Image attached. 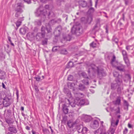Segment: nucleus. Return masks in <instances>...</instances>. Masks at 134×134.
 Returning a JSON list of instances; mask_svg holds the SVG:
<instances>
[{"instance_id": "obj_1", "label": "nucleus", "mask_w": 134, "mask_h": 134, "mask_svg": "<svg viewBox=\"0 0 134 134\" xmlns=\"http://www.w3.org/2000/svg\"><path fill=\"white\" fill-rule=\"evenodd\" d=\"M88 72L89 74L91 73L93 76H95L96 74H97L98 77L100 79H101L103 77L106 75V74L103 69L99 68L93 64H90Z\"/></svg>"}, {"instance_id": "obj_2", "label": "nucleus", "mask_w": 134, "mask_h": 134, "mask_svg": "<svg viewBox=\"0 0 134 134\" xmlns=\"http://www.w3.org/2000/svg\"><path fill=\"white\" fill-rule=\"evenodd\" d=\"M46 29L47 33L46 35L48 38H50L51 36L52 29L49 23L46 25V27H45L43 26H41V32H38L36 35V38L37 41H39L43 38L44 37L45 35L46 34L45 30Z\"/></svg>"}, {"instance_id": "obj_3", "label": "nucleus", "mask_w": 134, "mask_h": 134, "mask_svg": "<svg viewBox=\"0 0 134 134\" xmlns=\"http://www.w3.org/2000/svg\"><path fill=\"white\" fill-rule=\"evenodd\" d=\"M71 32L72 34L79 36L82 32V29L81 26L76 25L72 28Z\"/></svg>"}, {"instance_id": "obj_4", "label": "nucleus", "mask_w": 134, "mask_h": 134, "mask_svg": "<svg viewBox=\"0 0 134 134\" xmlns=\"http://www.w3.org/2000/svg\"><path fill=\"white\" fill-rule=\"evenodd\" d=\"M115 82H114L111 83V89L112 90H115L122 82V79L118 77L115 79Z\"/></svg>"}, {"instance_id": "obj_5", "label": "nucleus", "mask_w": 134, "mask_h": 134, "mask_svg": "<svg viewBox=\"0 0 134 134\" xmlns=\"http://www.w3.org/2000/svg\"><path fill=\"white\" fill-rule=\"evenodd\" d=\"M35 13L36 16L44 18L46 14V11L45 10L42 9L41 7H39L36 10Z\"/></svg>"}, {"instance_id": "obj_6", "label": "nucleus", "mask_w": 134, "mask_h": 134, "mask_svg": "<svg viewBox=\"0 0 134 134\" xmlns=\"http://www.w3.org/2000/svg\"><path fill=\"white\" fill-rule=\"evenodd\" d=\"M24 5L21 2L18 3L15 8V11L23 12V9L24 8Z\"/></svg>"}, {"instance_id": "obj_7", "label": "nucleus", "mask_w": 134, "mask_h": 134, "mask_svg": "<svg viewBox=\"0 0 134 134\" xmlns=\"http://www.w3.org/2000/svg\"><path fill=\"white\" fill-rule=\"evenodd\" d=\"M3 104L4 107H7L11 104L10 99L8 97L3 98Z\"/></svg>"}, {"instance_id": "obj_8", "label": "nucleus", "mask_w": 134, "mask_h": 134, "mask_svg": "<svg viewBox=\"0 0 134 134\" xmlns=\"http://www.w3.org/2000/svg\"><path fill=\"white\" fill-rule=\"evenodd\" d=\"M89 102L87 99H82L80 100L79 103V105L81 106H83L88 104Z\"/></svg>"}, {"instance_id": "obj_9", "label": "nucleus", "mask_w": 134, "mask_h": 134, "mask_svg": "<svg viewBox=\"0 0 134 134\" xmlns=\"http://www.w3.org/2000/svg\"><path fill=\"white\" fill-rule=\"evenodd\" d=\"M99 125L98 121L95 120L93 121V123L91 124V126L92 128L94 129H96L98 127Z\"/></svg>"}, {"instance_id": "obj_10", "label": "nucleus", "mask_w": 134, "mask_h": 134, "mask_svg": "<svg viewBox=\"0 0 134 134\" xmlns=\"http://www.w3.org/2000/svg\"><path fill=\"white\" fill-rule=\"evenodd\" d=\"M8 130L10 131V132L14 133H16L18 131L17 129L13 126L9 127H8Z\"/></svg>"}, {"instance_id": "obj_11", "label": "nucleus", "mask_w": 134, "mask_h": 134, "mask_svg": "<svg viewBox=\"0 0 134 134\" xmlns=\"http://www.w3.org/2000/svg\"><path fill=\"white\" fill-rule=\"evenodd\" d=\"M76 123V121L73 123L70 120H69L67 124L69 128H73L74 127H75Z\"/></svg>"}, {"instance_id": "obj_12", "label": "nucleus", "mask_w": 134, "mask_h": 134, "mask_svg": "<svg viewBox=\"0 0 134 134\" xmlns=\"http://www.w3.org/2000/svg\"><path fill=\"white\" fill-rule=\"evenodd\" d=\"M83 127V126L82 125L76 123L75 128H76L79 133H82V129Z\"/></svg>"}, {"instance_id": "obj_13", "label": "nucleus", "mask_w": 134, "mask_h": 134, "mask_svg": "<svg viewBox=\"0 0 134 134\" xmlns=\"http://www.w3.org/2000/svg\"><path fill=\"white\" fill-rule=\"evenodd\" d=\"M116 69L118 70L121 72H125V66L122 64H120L119 65L116 66Z\"/></svg>"}, {"instance_id": "obj_14", "label": "nucleus", "mask_w": 134, "mask_h": 134, "mask_svg": "<svg viewBox=\"0 0 134 134\" xmlns=\"http://www.w3.org/2000/svg\"><path fill=\"white\" fill-rule=\"evenodd\" d=\"M100 29V25L98 23H97L92 29L93 31L95 32L98 31Z\"/></svg>"}, {"instance_id": "obj_15", "label": "nucleus", "mask_w": 134, "mask_h": 134, "mask_svg": "<svg viewBox=\"0 0 134 134\" xmlns=\"http://www.w3.org/2000/svg\"><path fill=\"white\" fill-rule=\"evenodd\" d=\"M64 92L66 94L70 99L72 98V95L71 92L69 91V90L67 88H64Z\"/></svg>"}, {"instance_id": "obj_16", "label": "nucleus", "mask_w": 134, "mask_h": 134, "mask_svg": "<svg viewBox=\"0 0 134 134\" xmlns=\"http://www.w3.org/2000/svg\"><path fill=\"white\" fill-rule=\"evenodd\" d=\"M65 101L67 103L70 105L72 107H75L76 105H78V104H77L75 102H71L68 99L66 98L65 99Z\"/></svg>"}, {"instance_id": "obj_17", "label": "nucleus", "mask_w": 134, "mask_h": 134, "mask_svg": "<svg viewBox=\"0 0 134 134\" xmlns=\"http://www.w3.org/2000/svg\"><path fill=\"white\" fill-rule=\"evenodd\" d=\"M6 75L5 72L4 71L0 70V79H4L6 77Z\"/></svg>"}, {"instance_id": "obj_18", "label": "nucleus", "mask_w": 134, "mask_h": 134, "mask_svg": "<svg viewBox=\"0 0 134 134\" xmlns=\"http://www.w3.org/2000/svg\"><path fill=\"white\" fill-rule=\"evenodd\" d=\"M63 39L65 41H70L71 38V36L69 35H66L64 34L63 35Z\"/></svg>"}, {"instance_id": "obj_19", "label": "nucleus", "mask_w": 134, "mask_h": 134, "mask_svg": "<svg viewBox=\"0 0 134 134\" xmlns=\"http://www.w3.org/2000/svg\"><path fill=\"white\" fill-rule=\"evenodd\" d=\"M79 3L80 6L83 7H85L87 5V3L85 1H79Z\"/></svg>"}, {"instance_id": "obj_20", "label": "nucleus", "mask_w": 134, "mask_h": 134, "mask_svg": "<svg viewBox=\"0 0 134 134\" xmlns=\"http://www.w3.org/2000/svg\"><path fill=\"white\" fill-rule=\"evenodd\" d=\"M95 134H106L105 132L103 131V130L99 128L96 130L95 132Z\"/></svg>"}, {"instance_id": "obj_21", "label": "nucleus", "mask_w": 134, "mask_h": 134, "mask_svg": "<svg viewBox=\"0 0 134 134\" xmlns=\"http://www.w3.org/2000/svg\"><path fill=\"white\" fill-rule=\"evenodd\" d=\"M24 17L20 18L16 22V24L17 27H19L21 25L22 21L23 20Z\"/></svg>"}, {"instance_id": "obj_22", "label": "nucleus", "mask_w": 134, "mask_h": 134, "mask_svg": "<svg viewBox=\"0 0 134 134\" xmlns=\"http://www.w3.org/2000/svg\"><path fill=\"white\" fill-rule=\"evenodd\" d=\"M63 112L65 114H67L68 113L69 109L65 104H64L63 106Z\"/></svg>"}, {"instance_id": "obj_23", "label": "nucleus", "mask_w": 134, "mask_h": 134, "mask_svg": "<svg viewBox=\"0 0 134 134\" xmlns=\"http://www.w3.org/2000/svg\"><path fill=\"white\" fill-rule=\"evenodd\" d=\"M114 76L115 77H116V78L115 79H116L118 78H119L120 79H121V76L119 75V73L116 71H114L113 73Z\"/></svg>"}, {"instance_id": "obj_24", "label": "nucleus", "mask_w": 134, "mask_h": 134, "mask_svg": "<svg viewBox=\"0 0 134 134\" xmlns=\"http://www.w3.org/2000/svg\"><path fill=\"white\" fill-rule=\"evenodd\" d=\"M27 31V28H21L20 29V33L24 35L26 32Z\"/></svg>"}, {"instance_id": "obj_25", "label": "nucleus", "mask_w": 134, "mask_h": 134, "mask_svg": "<svg viewBox=\"0 0 134 134\" xmlns=\"http://www.w3.org/2000/svg\"><path fill=\"white\" fill-rule=\"evenodd\" d=\"M42 21L41 20H37L34 22V24L35 25L41 26V24Z\"/></svg>"}, {"instance_id": "obj_26", "label": "nucleus", "mask_w": 134, "mask_h": 134, "mask_svg": "<svg viewBox=\"0 0 134 134\" xmlns=\"http://www.w3.org/2000/svg\"><path fill=\"white\" fill-rule=\"evenodd\" d=\"M48 16L49 18H50L54 17L55 15L53 12L52 11H50L49 12Z\"/></svg>"}, {"instance_id": "obj_27", "label": "nucleus", "mask_w": 134, "mask_h": 134, "mask_svg": "<svg viewBox=\"0 0 134 134\" xmlns=\"http://www.w3.org/2000/svg\"><path fill=\"white\" fill-rule=\"evenodd\" d=\"M74 63L73 62L71 61H70L67 64L66 66V68H69L72 67L73 66Z\"/></svg>"}, {"instance_id": "obj_28", "label": "nucleus", "mask_w": 134, "mask_h": 134, "mask_svg": "<svg viewBox=\"0 0 134 134\" xmlns=\"http://www.w3.org/2000/svg\"><path fill=\"white\" fill-rule=\"evenodd\" d=\"M60 53L61 54L66 55L68 54V52L67 50L65 49H62L60 51Z\"/></svg>"}, {"instance_id": "obj_29", "label": "nucleus", "mask_w": 134, "mask_h": 134, "mask_svg": "<svg viewBox=\"0 0 134 134\" xmlns=\"http://www.w3.org/2000/svg\"><path fill=\"white\" fill-rule=\"evenodd\" d=\"M124 59L125 62V63L126 64L127 66L128 67H129L130 66V63L129 60L128 58Z\"/></svg>"}, {"instance_id": "obj_30", "label": "nucleus", "mask_w": 134, "mask_h": 134, "mask_svg": "<svg viewBox=\"0 0 134 134\" xmlns=\"http://www.w3.org/2000/svg\"><path fill=\"white\" fill-rule=\"evenodd\" d=\"M48 39L45 38L44 39L42 40V44L43 45H47V44Z\"/></svg>"}, {"instance_id": "obj_31", "label": "nucleus", "mask_w": 134, "mask_h": 134, "mask_svg": "<svg viewBox=\"0 0 134 134\" xmlns=\"http://www.w3.org/2000/svg\"><path fill=\"white\" fill-rule=\"evenodd\" d=\"M60 32L59 31L55 29L54 32V34L55 36L59 37L60 35Z\"/></svg>"}, {"instance_id": "obj_32", "label": "nucleus", "mask_w": 134, "mask_h": 134, "mask_svg": "<svg viewBox=\"0 0 134 134\" xmlns=\"http://www.w3.org/2000/svg\"><path fill=\"white\" fill-rule=\"evenodd\" d=\"M115 59L116 57L114 55H113V58L112 59L111 62V63L114 66H116L114 64V63L115 61Z\"/></svg>"}, {"instance_id": "obj_33", "label": "nucleus", "mask_w": 134, "mask_h": 134, "mask_svg": "<svg viewBox=\"0 0 134 134\" xmlns=\"http://www.w3.org/2000/svg\"><path fill=\"white\" fill-rule=\"evenodd\" d=\"M122 52L124 59L128 58L127 52L123 50L122 51Z\"/></svg>"}, {"instance_id": "obj_34", "label": "nucleus", "mask_w": 134, "mask_h": 134, "mask_svg": "<svg viewBox=\"0 0 134 134\" xmlns=\"http://www.w3.org/2000/svg\"><path fill=\"white\" fill-rule=\"evenodd\" d=\"M92 20V17H88L86 20V23L88 24H90Z\"/></svg>"}, {"instance_id": "obj_35", "label": "nucleus", "mask_w": 134, "mask_h": 134, "mask_svg": "<svg viewBox=\"0 0 134 134\" xmlns=\"http://www.w3.org/2000/svg\"><path fill=\"white\" fill-rule=\"evenodd\" d=\"M79 89L82 90H83L85 88V85L81 84H80L79 85Z\"/></svg>"}, {"instance_id": "obj_36", "label": "nucleus", "mask_w": 134, "mask_h": 134, "mask_svg": "<svg viewBox=\"0 0 134 134\" xmlns=\"http://www.w3.org/2000/svg\"><path fill=\"white\" fill-rule=\"evenodd\" d=\"M81 75L84 78L87 79H88V76H87V74L85 72H82L81 73Z\"/></svg>"}, {"instance_id": "obj_37", "label": "nucleus", "mask_w": 134, "mask_h": 134, "mask_svg": "<svg viewBox=\"0 0 134 134\" xmlns=\"http://www.w3.org/2000/svg\"><path fill=\"white\" fill-rule=\"evenodd\" d=\"M61 21V20L60 19H58L57 20L55 21L54 20H51V21L49 23H54L55 22V23H59Z\"/></svg>"}, {"instance_id": "obj_38", "label": "nucleus", "mask_w": 134, "mask_h": 134, "mask_svg": "<svg viewBox=\"0 0 134 134\" xmlns=\"http://www.w3.org/2000/svg\"><path fill=\"white\" fill-rule=\"evenodd\" d=\"M94 11V9L93 8L91 7L88 10V13L89 14H91L93 13Z\"/></svg>"}, {"instance_id": "obj_39", "label": "nucleus", "mask_w": 134, "mask_h": 134, "mask_svg": "<svg viewBox=\"0 0 134 134\" xmlns=\"http://www.w3.org/2000/svg\"><path fill=\"white\" fill-rule=\"evenodd\" d=\"M16 13L15 14V16L16 17L18 18L19 16L20 15V14L23 12L15 11Z\"/></svg>"}, {"instance_id": "obj_40", "label": "nucleus", "mask_w": 134, "mask_h": 134, "mask_svg": "<svg viewBox=\"0 0 134 134\" xmlns=\"http://www.w3.org/2000/svg\"><path fill=\"white\" fill-rule=\"evenodd\" d=\"M87 79H84L82 81V82L85 85H88L89 84L88 81Z\"/></svg>"}, {"instance_id": "obj_41", "label": "nucleus", "mask_w": 134, "mask_h": 134, "mask_svg": "<svg viewBox=\"0 0 134 134\" xmlns=\"http://www.w3.org/2000/svg\"><path fill=\"white\" fill-rule=\"evenodd\" d=\"M88 130V129L86 127H83V128L82 129V133H86Z\"/></svg>"}, {"instance_id": "obj_42", "label": "nucleus", "mask_w": 134, "mask_h": 134, "mask_svg": "<svg viewBox=\"0 0 134 134\" xmlns=\"http://www.w3.org/2000/svg\"><path fill=\"white\" fill-rule=\"evenodd\" d=\"M55 29L61 32L62 29V27L61 26L59 25L55 28Z\"/></svg>"}, {"instance_id": "obj_43", "label": "nucleus", "mask_w": 134, "mask_h": 134, "mask_svg": "<svg viewBox=\"0 0 134 134\" xmlns=\"http://www.w3.org/2000/svg\"><path fill=\"white\" fill-rule=\"evenodd\" d=\"M74 76L71 75H69L68 77V80L70 81H72L73 80Z\"/></svg>"}, {"instance_id": "obj_44", "label": "nucleus", "mask_w": 134, "mask_h": 134, "mask_svg": "<svg viewBox=\"0 0 134 134\" xmlns=\"http://www.w3.org/2000/svg\"><path fill=\"white\" fill-rule=\"evenodd\" d=\"M3 98L2 97V95L0 94V105L3 104Z\"/></svg>"}, {"instance_id": "obj_45", "label": "nucleus", "mask_w": 134, "mask_h": 134, "mask_svg": "<svg viewBox=\"0 0 134 134\" xmlns=\"http://www.w3.org/2000/svg\"><path fill=\"white\" fill-rule=\"evenodd\" d=\"M124 105L125 106L127 107V109H128V107L129 106V104L127 102L126 100H125L124 101Z\"/></svg>"}, {"instance_id": "obj_46", "label": "nucleus", "mask_w": 134, "mask_h": 134, "mask_svg": "<svg viewBox=\"0 0 134 134\" xmlns=\"http://www.w3.org/2000/svg\"><path fill=\"white\" fill-rule=\"evenodd\" d=\"M117 92L119 94H120L121 93V88L120 86V85H119L117 87Z\"/></svg>"}, {"instance_id": "obj_47", "label": "nucleus", "mask_w": 134, "mask_h": 134, "mask_svg": "<svg viewBox=\"0 0 134 134\" xmlns=\"http://www.w3.org/2000/svg\"><path fill=\"white\" fill-rule=\"evenodd\" d=\"M120 97H118L116 99V104L119 105L120 104Z\"/></svg>"}, {"instance_id": "obj_48", "label": "nucleus", "mask_w": 134, "mask_h": 134, "mask_svg": "<svg viewBox=\"0 0 134 134\" xmlns=\"http://www.w3.org/2000/svg\"><path fill=\"white\" fill-rule=\"evenodd\" d=\"M34 78L36 80V81H40L41 79V78L40 76H37L36 77H34Z\"/></svg>"}, {"instance_id": "obj_49", "label": "nucleus", "mask_w": 134, "mask_h": 134, "mask_svg": "<svg viewBox=\"0 0 134 134\" xmlns=\"http://www.w3.org/2000/svg\"><path fill=\"white\" fill-rule=\"evenodd\" d=\"M96 43L94 42H93L92 43L90 44L91 47L94 48L96 47Z\"/></svg>"}, {"instance_id": "obj_50", "label": "nucleus", "mask_w": 134, "mask_h": 134, "mask_svg": "<svg viewBox=\"0 0 134 134\" xmlns=\"http://www.w3.org/2000/svg\"><path fill=\"white\" fill-rule=\"evenodd\" d=\"M55 37L53 41L54 42L56 43L57 42L58 40V37L55 36Z\"/></svg>"}, {"instance_id": "obj_51", "label": "nucleus", "mask_w": 134, "mask_h": 134, "mask_svg": "<svg viewBox=\"0 0 134 134\" xmlns=\"http://www.w3.org/2000/svg\"><path fill=\"white\" fill-rule=\"evenodd\" d=\"M68 85L69 86V85H70V87H73L75 85V84L74 83H69L68 84Z\"/></svg>"}, {"instance_id": "obj_52", "label": "nucleus", "mask_w": 134, "mask_h": 134, "mask_svg": "<svg viewBox=\"0 0 134 134\" xmlns=\"http://www.w3.org/2000/svg\"><path fill=\"white\" fill-rule=\"evenodd\" d=\"M16 95L17 99H18L19 97V91L18 89H16Z\"/></svg>"}, {"instance_id": "obj_53", "label": "nucleus", "mask_w": 134, "mask_h": 134, "mask_svg": "<svg viewBox=\"0 0 134 134\" xmlns=\"http://www.w3.org/2000/svg\"><path fill=\"white\" fill-rule=\"evenodd\" d=\"M128 131V129L126 128H125V130L123 131V133L126 134Z\"/></svg>"}, {"instance_id": "obj_54", "label": "nucleus", "mask_w": 134, "mask_h": 134, "mask_svg": "<svg viewBox=\"0 0 134 134\" xmlns=\"http://www.w3.org/2000/svg\"><path fill=\"white\" fill-rule=\"evenodd\" d=\"M3 57V55L2 52L0 53V60L2 59Z\"/></svg>"}, {"instance_id": "obj_55", "label": "nucleus", "mask_w": 134, "mask_h": 134, "mask_svg": "<svg viewBox=\"0 0 134 134\" xmlns=\"http://www.w3.org/2000/svg\"><path fill=\"white\" fill-rule=\"evenodd\" d=\"M126 77L128 79H131V77L130 75L129 74H126Z\"/></svg>"}, {"instance_id": "obj_56", "label": "nucleus", "mask_w": 134, "mask_h": 134, "mask_svg": "<svg viewBox=\"0 0 134 134\" xmlns=\"http://www.w3.org/2000/svg\"><path fill=\"white\" fill-rule=\"evenodd\" d=\"M24 1L28 4H30L31 3V0H24Z\"/></svg>"}, {"instance_id": "obj_57", "label": "nucleus", "mask_w": 134, "mask_h": 134, "mask_svg": "<svg viewBox=\"0 0 134 134\" xmlns=\"http://www.w3.org/2000/svg\"><path fill=\"white\" fill-rule=\"evenodd\" d=\"M86 117L85 121L87 122H89L91 120V118L90 117H88L87 119Z\"/></svg>"}, {"instance_id": "obj_58", "label": "nucleus", "mask_w": 134, "mask_h": 134, "mask_svg": "<svg viewBox=\"0 0 134 134\" xmlns=\"http://www.w3.org/2000/svg\"><path fill=\"white\" fill-rule=\"evenodd\" d=\"M34 88L36 91L37 92H38V88L37 87V86H35L34 87Z\"/></svg>"}, {"instance_id": "obj_59", "label": "nucleus", "mask_w": 134, "mask_h": 134, "mask_svg": "<svg viewBox=\"0 0 134 134\" xmlns=\"http://www.w3.org/2000/svg\"><path fill=\"white\" fill-rule=\"evenodd\" d=\"M124 1L125 2V4L126 5H127L129 2V0H124Z\"/></svg>"}, {"instance_id": "obj_60", "label": "nucleus", "mask_w": 134, "mask_h": 134, "mask_svg": "<svg viewBox=\"0 0 134 134\" xmlns=\"http://www.w3.org/2000/svg\"><path fill=\"white\" fill-rule=\"evenodd\" d=\"M57 50V49L56 48V47H53L52 51H53L55 52Z\"/></svg>"}, {"instance_id": "obj_61", "label": "nucleus", "mask_w": 134, "mask_h": 134, "mask_svg": "<svg viewBox=\"0 0 134 134\" xmlns=\"http://www.w3.org/2000/svg\"><path fill=\"white\" fill-rule=\"evenodd\" d=\"M6 122L8 124H10L11 121L10 120L8 119H6L5 120Z\"/></svg>"}, {"instance_id": "obj_62", "label": "nucleus", "mask_w": 134, "mask_h": 134, "mask_svg": "<svg viewBox=\"0 0 134 134\" xmlns=\"http://www.w3.org/2000/svg\"><path fill=\"white\" fill-rule=\"evenodd\" d=\"M119 119H117L116 120V121L115 123V125L116 126H117L118 125V123H119Z\"/></svg>"}, {"instance_id": "obj_63", "label": "nucleus", "mask_w": 134, "mask_h": 134, "mask_svg": "<svg viewBox=\"0 0 134 134\" xmlns=\"http://www.w3.org/2000/svg\"><path fill=\"white\" fill-rule=\"evenodd\" d=\"M2 86L3 88H4L5 89L6 88H5V85L4 84V83L3 82H2Z\"/></svg>"}, {"instance_id": "obj_64", "label": "nucleus", "mask_w": 134, "mask_h": 134, "mask_svg": "<svg viewBox=\"0 0 134 134\" xmlns=\"http://www.w3.org/2000/svg\"><path fill=\"white\" fill-rule=\"evenodd\" d=\"M25 129L27 130H30V127L28 126L26 127Z\"/></svg>"}]
</instances>
